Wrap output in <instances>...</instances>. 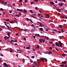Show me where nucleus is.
<instances>
[{
    "mask_svg": "<svg viewBox=\"0 0 67 67\" xmlns=\"http://www.w3.org/2000/svg\"><path fill=\"white\" fill-rule=\"evenodd\" d=\"M40 59V62H41V61H42V62H44L45 60L46 62H47V59H46L44 58H41Z\"/></svg>",
    "mask_w": 67,
    "mask_h": 67,
    "instance_id": "nucleus-1",
    "label": "nucleus"
},
{
    "mask_svg": "<svg viewBox=\"0 0 67 67\" xmlns=\"http://www.w3.org/2000/svg\"><path fill=\"white\" fill-rule=\"evenodd\" d=\"M36 28L35 27H34L33 28H32V29L31 30V32H33L35 31V30Z\"/></svg>",
    "mask_w": 67,
    "mask_h": 67,
    "instance_id": "nucleus-2",
    "label": "nucleus"
},
{
    "mask_svg": "<svg viewBox=\"0 0 67 67\" xmlns=\"http://www.w3.org/2000/svg\"><path fill=\"white\" fill-rule=\"evenodd\" d=\"M58 42H59V43L60 44V47H62V43L59 41Z\"/></svg>",
    "mask_w": 67,
    "mask_h": 67,
    "instance_id": "nucleus-3",
    "label": "nucleus"
},
{
    "mask_svg": "<svg viewBox=\"0 0 67 67\" xmlns=\"http://www.w3.org/2000/svg\"><path fill=\"white\" fill-rule=\"evenodd\" d=\"M37 23H38V24H40V25H40V26H41V27L43 26V25H42V23H41L38 22Z\"/></svg>",
    "mask_w": 67,
    "mask_h": 67,
    "instance_id": "nucleus-4",
    "label": "nucleus"
},
{
    "mask_svg": "<svg viewBox=\"0 0 67 67\" xmlns=\"http://www.w3.org/2000/svg\"><path fill=\"white\" fill-rule=\"evenodd\" d=\"M46 16L45 17V18H49V15L48 14H46Z\"/></svg>",
    "mask_w": 67,
    "mask_h": 67,
    "instance_id": "nucleus-5",
    "label": "nucleus"
},
{
    "mask_svg": "<svg viewBox=\"0 0 67 67\" xmlns=\"http://www.w3.org/2000/svg\"><path fill=\"white\" fill-rule=\"evenodd\" d=\"M3 64L4 65H5V66H6V67H9V66L8 65V64H7V63H4Z\"/></svg>",
    "mask_w": 67,
    "mask_h": 67,
    "instance_id": "nucleus-6",
    "label": "nucleus"
},
{
    "mask_svg": "<svg viewBox=\"0 0 67 67\" xmlns=\"http://www.w3.org/2000/svg\"><path fill=\"white\" fill-rule=\"evenodd\" d=\"M58 5L59 6H60V7H62V6H63V3H61L60 4H59Z\"/></svg>",
    "mask_w": 67,
    "mask_h": 67,
    "instance_id": "nucleus-7",
    "label": "nucleus"
},
{
    "mask_svg": "<svg viewBox=\"0 0 67 67\" xmlns=\"http://www.w3.org/2000/svg\"><path fill=\"white\" fill-rule=\"evenodd\" d=\"M50 3L51 5H54V4H55L54 2H50Z\"/></svg>",
    "mask_w": 67,
    "mask_h": 67,
    "instance_id": "nucleus-8",
    "label": "nucleus"
},
{
    "mask_svg": "<svg viewBox=\"0 0 67 67\" xmlns=\"http://www.w3.org/2000/svg\"><path fill=\"white\" fill-rule=\"evenodd\" d=\"M55 44L57 46H59V44H58V43H57V42L55 43Z\"/></svg>",
    "mask_w": 67,
    "mask_h": 67,
    "instance_id": "nucleus-9",
    "label": "nucleus"
},
{
    "mask_svg": "<svg viewBox=\"0 0 67 67\" xmlns=\"http://www.w3.org/2000/svg\"><path fill=\"white\" fill-rule=\"evenodd\" d=\"M39 29L40 31H43V29L42 28H39Z\"/></svg>",
    "mask_w": 67,
    "mask_h": 67,
    "instance_id": "nucleus-10",
    "label": "nucleus"
},
{
    "mask_svg": "<svg viewBox=\"0 0 67 67\" xmlns=\"http://www.w3.org/2000/svg\"><path fill=\"white\" fill-rule=\"evenodd\" d=\"M49 22H53V20L51 19L49 20Z\"/></svg>",
    "mask_w": 67,
    "mask_h": 67,
    "instance_id": "nucleus-11",
    "label": "nucleus"
},
{
    "mask_svg": "<svg viewBox=\"0 0 67 67\" xmlns=\"http://www.w3.org/2000/svg\"><path fill=\"white\" fill-rule=\"evenodd\" d=\"M48 53L49 54H52V52L51 51H49L48 52Z\"/></svg>",
    "mask_w": 67,
    "mask_h": 67,
    "instance_id": "nucleus-12",
    "label": "nucleus"
},
{
    "mask_svg": "<svg viewBox=\"0 0 67 67\" xmlns=\"http://www.w3.org/2000/svg\"><path fill=\"white\" fill-rule=\"evenodd\" d=\"M17 10L18 11H23V10L22 9H17Z\"/></svg>",
    "mask_w": 67,
    "mask_h": 67,
    "instance_id": "nucleus-13",
    "label": "nucleus"
},
{
    "mask_svg": "<svg viewBox=\"0 0 67 67\" xmlns=\"http://www.w3.org/2000/svg\"><path fill=\"white\" fill-rule=\"evenodd\" d=\"M62 64H66V63L67 62V61H65L64 62H63V61H62Z\"/></svg>",
    "mask_w": 67,
    "mask_h": 67,
    "instance_id": "nucleus-14",
    "label": "nucleus"
},
{
    "mask_svg": "<svg viewBox=\"0 0 67 67\" xmlns=\"http://www.w3.org/2000/svg\"><path fill=\"white\" fill-rule=\"evenodd\" d=\"M56 9L58 11V12H60L61 11L60 9H58V8H56Z\"/></svg>",
    "mask_w": 67,
    "mask_h": 67,
    "instance_id": "nucleus-15",
    "label": "nucleus"
},
{
    "mask_svg": "<svg viewBox=\"0 0 67 67\" xmlns=\"http://www.w3.org/2000/svg\"><path fill=\"white\" fill-rule=\"evenodd\" d=\"M39 41L41 43H42V39H40V40H39Z\"/></svg>",
    "mask_w": 67,
    "mask_h": 67,
    "instance_id": "nucleus-16",
    "label": "nucleus"
},
{
    "mask_svg": "<svg viewBox=\"0 0 67 67\" xmlns=\"http://www.w3.org/2000/svg\"><path fill=\"white\" fill-rule=\"evenodd\" d=\"M25 59H24V58H23V63H25Z\"/></svg>",
    "mask_w": 67,
    "mask_h": 67,
    "instance_id": "nucleus-17",
    "label": "nucleus"
},
{
    "mask_svg": "<svg viewBox=\"0 0 67 67\" xmlns=\"http://www.w3.org/2000/svg\"><path fill=\"white\" fill-rule=\"evenodd\" d=\"M10 42H13V43H14V41L13 40H11L10 41Z\"/></svg>",
    "mask_w": 67,
    "mask_h": 67,
    "instance_id": "nucleus-18",
    "label": "nucleus"
},
{
    "mask_svg": "<svg viewBox=\"0 0 67 67\" xmlns=\"http://www.w3.org/2000/svg\"><path fill=\"white\" fill-rule=\"evenodd\" d=\"M46 31H48V30H49V29L48 28H46L45 29Z\"/></svg>",
    "mask_w": 67,
    "mask_h": 67,
    "instance_id": "nucleus-19",
    "label": "nucleus"
},
{
    "mask_svg": "<svg viewBox=\"0 0 67 67\" xmlns=\"http://www.w3.org/2000/svg\"><path fill=\"white\" fill-rule=\"evenodd\" d=\"M26 49H30V47H27L26 48Z\"/></svg>",
    "mask_w": 67,
    "mask_h": 67,
    "instance_id": "nucleus-20",
    "label": "nucleus"
},
{
    "mask_svg": "<svg viewBox=\"0 0 67 67\" xmlns=\"http://www.w3.org/2000/svg\"><path fill=\"white\" fill-rule=\"evenodd\" d=\"M8 35V36L9 37H10V33H7Z\"/></svg>",
    "mask_w": 67,
    "mask_h": 67,
    "instance_id": "nucleus-21",
    "label": "nucleus"
},
{
    "mask_svg": "<svg viewBox=\"0 0 67 67\" xmlns=\"http://www.w3.org/2000/svg\"><path fill=\"white\" fill-rule=\"evenodd\" d=\"M42 41L43 43H44V42H45V39H44V40L43 39H42Z\"/></svg>",
    "mask_w": 67,
    "mask_h": 67,
    "instance_id": "nucleus-22",
    "label": "nucleus"
},
{
    "mask_svg": "<svg viewBox=\"0 0 67 67\" xmlns=\"http://www.w3.org/2000/svg\"><path fill=\"white\" fill-rule=\"evenodd\" d=\"M30 12H31V13H33V11H32V10H30Z\"/></svg>",
    "mask_w": 67,
    "mask_h": 67,
    "instance_id": "nucleus-23",
    "label": "nucleus"
},
{
    "mask_svg": "<svg viewBox=\"0 0 67 67\" xmlns=\"http://www.w3.org/2000/svg\"><path fill=\"white\" fill-rule=\"evenodd\" d=\"M59 27H61V28L63 27V26H62L61 25H59Z\"/></svg>",
    "mask_w": 67,
    "mask_h": 67,
    "instance_id": "nucleus-24",
    "label": "nucleus"
},
{
    "mask_svg": "<svg viewBox=\"0 0 67 67\" xmlns=\"http://www.w3.org/2000/svg\"><path fill=\"white\" fill-rule=\"evenodd\" d=\"M30 62H31V63H33V61L32 60V59H30Z\"/></svg>",
    "mask_w": 67,
    "mask_h": 67,
    "instance_id": "nucleus-25",
    "label": "nucleus"
},
{
    "mask_svg": "<svg viewBox=\"0 0 67 67\" xmlns=\"http://www.w3.org/2000/svg\"><path fill=\"white\" fill-rule=\"evenodd\" d=\"M25 2L27 3L28 2V1H27V0H25Z\"/></svg>",
    "mask_w": 67,
    "mask_h": 67,
    "instance_id": "nucleus-26",
    "label": "nucleus"
},
{
    "mask_svg": "<svg viewBox=\"0 0 67 67\" xmlns=\"http://www.w3.org/2000/svg\"><path fill=\"white\" fill-rule=\"evenodd\" d=\"M40 18H43V15H42V16H41L40 17V16H39Z\"/></svg>",
    "mask_w": 67,
    "mask_h": 67,
    "instance_id": "nucleus-27",
    "label": "nucleus"
},
{
    "mask_svg": "<svg viewBox=\"0 0 67 67\" xmlns=\"http://www.w3.org/2000/svg\"><path fill=\"white\" fill-rule=\"evenodd\" d=\"M31 58H33H33H35V57H34V56H32L31 57Z\"/></svg>",
    "mask_w": 67,
    "mask_h": 67,
    "instance_id": "nucleus-28",
    "label": "nucleus"
},
{
    "mask_svg": "<svg viewBox=\"0 0 67 67\" xmlns=\"http://www.w3.org/2000/svg\"><path fill=\"white\" fill-rule=\"evenodd\" d=\"M52 48L51 47L49 48L50 49H51V50H52Z\"/></svg>",
    "mask_w": 67,
    "mask_h": 67,
    "instance_id": "nucleus-29",
    "label": "nucleus"
},
{
    "mask_svg": "<svg viewBox=\"0 0 67 67\" xmlns=\"http://www.w3.org/2000/svg\"><path fill=\"white\" fill-rule=\"evenodd\" d=\"M23 12H24L25 13H26V10L25 9H24Z\"/></svg>",
    "mask_w": 67,
    "mask_h": 67,
    "instance_id": "nucleus-30",
    "label": "nucleus"
},
{
    "mask_svg": "<svg viewBox=\"0 0 67 67\" xmlns=\"http://www.w3.org/2000/svg\"><path fill=\"white\" fill-rule=\"evenodd\" d=\"M26 19H27V21H29H29H30V19H29V18H27Z\"/></svg>",
    "mask_w": 67,
    "mask_h": 67,
    "instance_id": "nucleus-31",
    "label": "nucleus"
},
{
    "mask_svg": "<svg viewBox=\"0 0 67 67\" xmlns=\"http://www.w3.org/2000/svg\"><path fill=\"white\" fill-rule=\"evenodd\" d=\"M33 63H34V64H36V61H34V62Z\"/></svg>",
    "mask_w": 67,
    "mask_h": 67,
    "instance_id": "nucleus-32",
    "label": "nucleus"
},
{
    "mask_svg": "<svg viewBox=\"0 0 67 67\" xmlns=\"http://www.w3.org/2000/svg\"><path fill=\"white\" fill-rule=\"evenodd\" d=\"M34 1L37 2L38 1V0H34Z\"/></svg>",
    "mask_w": 67,
    "mask_h": 67,
    "instance_id": "nucleus-33",
    "label": "nucleus"
},
{
    "mask_svg": "<svg viewBox=\"0 0 67 67\" xmlns=\"http://www.w3.org/2000/svg\"><path fill=\"white\" fill-rule=\"evenodd\" d=\"M4 38L5 39V40H7V37H6V36H4Z\"/></svg>",
    "mask_w": 67,
    "mask_h": 67,
    "instance_id": "nucleus-34",
    "label": "nucleus"
},
{
    "mask_svg": "<svg viewBox=\"0 0 67 67\" xmlns=\"http://www.w3.org/2000/svg\"><path fill=\"white\" fill-rule=\"evenodd\" d=\"M1 27L2 28H5V26H2Z\"/></svg>",
    "mask_w": 67,
    "mask_h": 67,
    "instance_id": "nucleus-35",
    "label": "nucleus"
},
{
    "mask_svg": "<svg viewBox=\"0 0 67 67\" xmlns=\"http://www.w3.org/2000/svg\"><path fill=\"white\" fill-rule=\"evenodd\" d=\"M17 52H21V50H19V49H17Z\"/></svg>",
    "mask_w": 67,
    "mask_h": 67,
    "instance_id": "nucleus-36",
    "label": "nucleus"
},
{
    "mask_svg": "<svg viewBox=\"0 0 67 67\" xmlns=\"http://www.w3.org/2000/svg\"><path fill=\"white\" fill-rule=\"evenodd\" d=\"M13 22L14 23V22L13 21H11L10 22V23H13Z\"/></svg>",
    "mask_w": 67,
    "mask_h": 67,
    "instance_id": "nucleus-37",
    "label": "nucleus"
},
{
    "mask_svg": "<svg viewBox=\"0 0 67 67\" xmlns=\"http://www.w3.org/2000/svg\"><path fill=\"white\" fill-rule=\"evenodd\" d=\"M31 25L33 27H34V26H35L33 24H32Z\"/></svg>",
    "mask_w": 67,
    "mask_h": 67,
    "instance_id": "nucleus-38",
    "label": "nucleus"
},
{
    "mask_svg": "<svg viewBox=\"0 0 67 67\" xmlns=\"http://www.w3.org/2000/svg\"><path fill=\"white\" fill-rule=\"evenodd\" d=\"M5 21H9V19H7V20H5Z\"/></svg>",
    "mask_w": 67,
    "mask_h": 67,
    "instance_id": "nucleus-39",
    "label": "nucleus"
},
{
    "mask_svg": "<svg viewBox=\"0 0 67 67\" xmlns=\"http://www.w3.org/2000/svg\"><path fill=\"white\" fill-rule=\"evenodd\" d=\"M32 37H34V38H35V36H33Z\"/></svg>",
    "mask_w": 67,
    "mask_h": 67,
    "instance_id": "nucleus-40",
    "label": "nucleus"
},
{
    "mask_svg": "<svg viewBox=\"0 0 67 67\" xmlns=\"http://www.w3.org/2000/svg\"><path fill=\"white\" fill-rule=\"evenodd\" d=\"M36 10H38V7H36L35 8Z\"/></svg>",
    "mask_w": 67,
    "mask_h": 67,
    "instance_id": "nucleus-41",
    "label": "nucleus"
},
{
    "mask_svg": "<svg viewBox=\"0 0 67 67\" xmlns=\"http://www.w3.org/2000/svg\"><path fill=\"white\" fill-rule=\"evenodd\" d=\"M57 13L58 14V15H60V13Z\"/></svg>",
    "mask_w": 67,
    "mask_h": 67,
    "instance_id": "nucleus-42",
    "label": "nucleus"
},
{
    "mask_svg": "<svg viewBox=\"0 0 67 67\" xmlns=\"http://www.w3.org/2000/svg\"><path fill=\"white\" fill-rule=\"evenodd\" d=\"M0 10H1V11H3V9H2V8H1L0 9Z\"/></svg>",
    "mask_w": 67,
    "mask_h": 67,
    "instance_id": "nucleus-43",
    "label": "nucleus"
},
{
    "mask_svg": "<svg viewBox=\"0 0 67 67\" xmlns=\"http://www.w3.org/2000/svg\"><path fill=\"white\" fill-rule=\"evenodd\" d=\"M62 55L63 56H65V54H62Z\"/></svg>",
    "mask_w": 67,
    "mask_h": 67,
    "instance_id": "nucleus-44",
    "label": "nucleus"
},
{
    "mask_svg": "<svg viewBox=\"0 0 67 67\" xmlns=\"http://www.w3.org/2000/svg\"><path fill=\"white\" fill-rule=\"evenodd\" d=\"M0 56H2V57H3V54H1Z\"/></svg>",
    "mask_w": 67,
    "mask_h": 67,
    "instance_id": "nucleus-45",
    "label": "nucleus"
},
{
    "mask_svg": "<svg viewBox=\"0 0 67 67\" xmlns=\"http://www.w3.org/2000/svg\"><path fill=\"white\" fill-rule=\"evenodd\" d=\"M60 66H62V67H64V65L63 64L62 65H60Z\"/></svg>",
    "mask_w": 67,
    "mask_h": 67,
    "instance_id": "nucleus-46",
    "label": "nucleus"
},
{
    "mask_svg": "<svg viewBox=\"0 0 67 67\" xmlns=\"http://www.w3.org/2000/svg\"><path fill=\"white\" fill-rule=\"evenodd\" d=\"M19 15H22V14L20 13H19Z\"/></svg>",
    "mask_w": 67,
    "mask_h": 67,
    "instance_id": "nucleus-47",
    "label": "nucleus"
},
{
    "mask_svg": "<svg viewBox=\"0 0 67 67\" xmlns=\"http://www.w3.org/2000/svg\"><path fill=\"white\" fill-rule=\"evenodd\" d=\"M1 3H2V4H4V2H1Z\"/></svg>",
    "mask_w": 67,
    "mask_h": 67,
    "instance_id": "nucleus-48",
    "label": "nucleus"
},
{
    "mask_svg": "<svg viewBox=\"0 0 67 67\" xmlns=\"http://www.w3.org/2000/svg\"><path fill=\"white\" fill-rule=\"evenodd\" d=\"M53 31H55V32H57V31L56 30H53Z\"/></svg>",
    "mask_w": 67,
    "mask_h": 67,
    "instance_id": "nucleus-49",
    "label": "nucleus"
},
{
    "mask_svg": "<svg viewBox=\"0 0 67 67\" xmlns=\"http://www.w3.org/2000/svg\"><path fill=\"white\" fill-rule=\"evenodd\" d=\"M24 40H25V41H26V38H24Z\"/></svg>",
    "mask_w": 67,
    "mask_h": 67,
    "instance_id": "nucleus-50",
    "label": "nucleus"
},
{
    "mask_svg": "<svg viewBox=\"0 0 67 67\" xmlns=\"http://www.w3.org/2000/svg\"><path fill=\"white\" fill-rule=\"evenodd\" d=\"M37 48H40V47H39V46H38V45L37 46Z\"/></svg>",
    "mask_w": 67,
    "mask_h": 67,
    "instance_id": "nucleus-51",
    "label": "nucleus"
},
{
    "mask_svg": "<svg viewBox=\"0 0 67 67\" xmlns=\"http://www.w3.org/2000/svg\"><path fill=\"white\" fill-rule=\"evenodd\" d=\"M31 17H32V18H35V17L33 16H31Z\"/></svg>",
    "mask_w": 67,
    "mask_h": 67,
    "instance_id": "nucleus-52",
    "label": "nucleus"
},
{
    "mask_svg": "<svg viewBox=\"0 0 67 67\" xmlns=\"http://www.w3.org/2000/svg\"><path fill=\"white\" fill-rule=\"evenodd\" d=\"M15 16H18V17H20V15H15Z\"/></svg>",
    "mask_w": 67,
    "mask_h": 67,
    "instance_id": "nucleus-53",
    "label": "nucleus"
},
{
    "mask_svg": "<svg viewBox=\"0 0 67 67\" xmlns=\"http://www.w3.org/2000/svg\"><path fill=\"white\" fill-rule=\"evenodd\" d=\"M40 36L41 37H44V36Z\"/></svg>",
    "mask_w": 67,
    "mask_h": 67,
    "instance_id": "nucleus-54",
    "label": "nucleus"
},
{
    "mask_svg": "<svg viewBox=\"0 0 67 67\" xmlns=\"http://www.w3.org/2000/svg\"><path fill=\"white\" fill-rule=\"evenodd\" d=\"M9 28H7V29H8V30H11V29H10V28H9Z\"/></svg>",
    "mask_w": 67,
    "mask_h": 67,
    "instance_id": "nucleus-55",
    "label": "nucleus"
},
{
    "mask_svg": "<svg viewBox=\"0 0 67 67\" xmlns=\"http://www.w3.org/2000/svg\"><path fill=\"white\" fill-rule=\"evenodd\" d=\"M21 30H23V29H20V28L19 31H21Z\"/></svg>",
    "mask_w": 67,
    "mask_h": 67,
    "instance_id": "nucleus-56",
    "label": "nucleus"
},
{
    "mask_svg": "<svg viewBox=\"0 0 67 67\" xmlns=\"http://www.w3.org/2000/svg\"><path fill=\"white\" fill-rule=\"evenodd\" d=\"M55 49L57 51H59V50L57 49V48H55Z\"/></svg>",
    "mask_w": 67,
    "mask_h": 67,
    "instance_id": "nucleus-57",
    "label": "nucleus"
},
{
    "mask_svg": "<svg viewBox=\"0 0 67 67\" xmlns=\"http://www.w3.org/2000/svg\"><path fill=\"white\" fill-rule=\"evenodd\" d=\"M33 3H34V2H31V4H32Z\"/></svg>",
    "mask_w": 67,
    "mask_h": 67,
    "instance_id": "nucleus-58",
    "label": "nucleus"
},
{
    "mask_svg": "<svg viewBox=\"0 0 67 67\" xmlns=\"http://www.w3.org/2000/svg\"><path fill=\"white\" fill-rule=\"evenodd\" d=\"M64 52H65V53H67V51H66L64 50Z\"/></svg>",
    "mask_w": 67,
    "mask_h": 67,
    "instance_id": "nucleus-59",
    "label": "nucleus"
},
{
    "mask_svg": "<svg viewBox=\"0 0 67 67\" xmlns=\"http://www.w3.org/2000/svg\"><path fill=\"white\" fill-rule=\"evenodd\" d=\"M35 36H37V34H35Z\"/></svg>",
    "mask_w": 67,
    "mask_h": 67,
    "instance_id": "nucleus-60",
    "label": "nucleus"
},
{
    "mask_svg": "<svg viewBox=\"0 0 67 67\" xmlns=\"http://www.w3.org/2000/svg\"><path fill=\"white\" fill-rule=\"evenodd\" d=\"M30 21H31V22H32V23H33V22L31 20H30Z\"/></svg>",
    "mask_w": 67,
    "mask_h": 67,
    "instance_id": "nucleus-61",
    "label": "nucleus"
},
{
    "mask_svg": "<svg viewBox=\"0 0 67 67\" xmlns=\"http://www.w3.org/2000/svg\"><path fill=\"white\" fill-rule=\"evenodd\" d=\"M14 41H15V42H17V40H15Z\"/></svg>",
    "mask_w": 67,
    "mask_h": 67,
    "instance_id": "nucleus-62",
    "label": "nucleus"
},
{
    "mask_svg": "<svg viewBox=\"0 0 67 67\" xmlns=\"http://www.w3.org/2000/svg\"><path fill=\"white\" fill-rule=\"evenodd\" d=\"M64 11H65V12H67V10L65 9L64 10Z\"/></svg>",
    "mask_w": 67,
    "mask_h": 67,
    "instance_id": "nucleus-63",
    "label": "nucleus"
},
{
    "mask_svg": "<svg viewBox=\"0 0 67 67\" xmlns=\"http://www.w3.org/2000/svg\"><path fill=\"white\" fill-rule=\"evenodd\" d=\"M34 65H35V66H37V64L36 63Z\"/></svg>",
    "mask_w": 67,
    "mask_h": 67,
    "instance_id": "nucleus-64",
    "label": "nucleus"
}]
</instances>
